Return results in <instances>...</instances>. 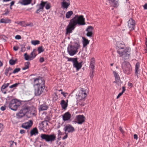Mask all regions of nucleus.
Here are the masks:
<instances>
[{
	"label": "nucleus",
	"instance_id": "1",
	"mask_svg": "<svg viewBox=\"0 0 147 147\" xmlns=\"http://www.w3.org/2000/svg\"><path fill=\"white\" fill-rule=\"evenodd\" d=\"M77 24L79 25H84L86 24L85 19L82 15L78 16L77 15L70 20L66 28V34L72 33Z\"/></svg>",
	"mask_w": 147,
	"mask_h": 147
},
{
	"label": "nucleus",
	"instance_id": "2",
	"mask_svg": "<svg viewBox=\"0 0 147 147\" xmlns=\"http://www.w3.org/2000/svg\"><path fill=\"white\" fill-rule=\"evenodd\" d=\"M131 48L129 47H125V45L122 41L120 42V57H123L126 59L128 58L129 54L128 53L130 52Z\"/></svg>",
	"mask_w": 147,
	"mask_h": 147
},
{
	"label": "nucleus",
	"instance_id": "3",
	"mask_svg": "<svg viewBox=\"0 0 147 147\" xmlns=\"http://www.w3.org/2000/svg\"><path fill=\"white\" fill-rule=\"evenodd\" d=\"M76 96H78L77 101V104L82 106H84V103H80V102L81 101L82 102L85 100V98L87 96L86 90L83 88H81L79 92V93L78 95L76 94Z\"/></svg>",
	"mask_w": 147,
	"mask_h": 147
},
{
	"label": "nucleus",
	"instance_id": "4",
	"mask_svg": "<svg viewBox=\"0 0 147 147\" xmlns=\"http://www.w3.org/2000/svg\"><path fill=\"white\" fill-rule=\"evenodd\" d=\"M40 138L41 140H45L47 142H52L56 139V136L54 134H41L40 135Z\"/></svg>",
	"mask_w": 147,
	"mask_h": 147
},
{
	"label": "nucleus",
	"instance_id": "5",
	"mask_svg": "<svg viewBox=\"0 0 147 147\" xmlns=\"http://www.w3.org/2000/svg\"><path fill=\"white\" fill-rule=\"evenodd\" d=\"M69 61H71L73 63V66L74 67L76 68L77 70H79L82 66V62L79 63L78 61L77 58H69L66 57Z\"/></svg>",
	"mask_w": 147,
	"mask_h": 147
},
{
	"label": "nucleus",
	"instance_id": "6",
	"mask_svg": "<svg viewBox=\"0 0 147 147\" xmlns=\"http://www.w3.org/2000/svg\"><path fill=\"white\" fill-rule=\"evenodd\" d=\"M80 47V45L78 43L76 47L72 45H69L67 47V52L69 55L72 56L76 54Z\"/></svg>",
	"mask_w": 147,
	"mask_h": 147
},
{
	"label": "nucleus",
	"instance_id": "7",
	"mask_svg": "<svg viewBox=\"0 0 147 147\" xmlns=\"http://www.w3.org/2000/svg\"><path fill=\"white\" fill-rule=\"evenodd\" d=\"M122 68L125 73L128 74L132 71L131 65L129 62L124 61L122 64Z\"/></svg>",
	"mask_w": 147,
	"mask_h": 147
},
{
	"label": "nucleus",
	"instance_id": "8",
	"mask_svg": "<svg viewBox=\"0 0 147 147\" xmlns=\"http://www.w3.org/2000/svg\"><path fill=\"white\" fill-rule=\"evenodd\" d=\"M20 102L16 99L11 100L9 102V107L11 110L14 111H16L20 105Z\"/></svg>",
	"mask_w": 147,
	"mask_h": 147
},
{
	"label": "nucleus",
	"instance_id": "9",
	"mask_svg": "<svg viewBox=\"0 0 147 147\" xmlns=\"http://www.w3.org/2000/svg\"><path fill=\"white\" fill-rule=\"evenodd\" d=\"M47 1H42L40 4L39 5V7L38 9L36 11V13H38L40 11H43L44 7L45 6V5H46L45 6V8L46 9L48 10L50 9L51 7V4L50 3L47 4Z\"/></svg>",
	"mask_w": 147,
	"mask_h": 147
},
{
	"label": "nucleus",
	"instance_id": "10",
	"mask_svg": "<svg viewBox=\"0 0 147 147\" xmlns=\"http://www.w3.org/2000/svg\"><path fill=\"white\" fill-rule=\"evenodd\" d=\"M34 83L36 86H42L45 87V81L43 78L39 76L38 78H34Z\"/></svg>",
	"mask_w": 147,
	"mask_h": 147
},
{
	"label": "nucleus",
	"instance_id": "11",
	"mask_svg": "<svg viewBox=\"0 0 147 147\" xmlns=\"http://www.w3.org/2000/svg\"><path fill=\"white\" fill-rule=\"evenodd\" d=\"M45 87H42V86H36L35 89L34 94L36 96L40 95L43 92V90Z\"/></svg>",
	"mask_w": 147,
	"mask_h": 147
},
{
	"label": "nucleus",
	"instance_id": "12",
	"mask_svg": "<svg viewBox=\"0 0 147 147\" xmlns=\"http://www.w3.org/2000/svg\"><path fill=\"white\" fill-rule=\"evenodd\" d=\"M128 26L130 30L134 29L136 22L132 18H130L128 21Z\"/></svg>",
	"mask_w": 147,
	"mask_h": 147
},
{
	"label": "nucleus",
	"instance_id": "13",
	"mask_svg": "<svg viewBox=\"0 0 147 147\" xmlns=\"http://www.w3.org/2000/svg\"><path fill=\"white\" fill-rule=\"evenodd\" d=\"M64 130L65 132L67 133H72L75 130L74 127L70 124L66 125L64 127Z\"/></svg>",
	"mask_w": 147,
	"mask_h": 147
},
{
	"label": "nucleus",
	"instance_id": "14",
	"mask_svg": "<svg viewBox=\"0 0 147 147\" xmlns=\"http://www.w3.org/2000/svg\"><path fill=\"white\" fill-rule=\"evenodd\" d=\"M77 123L78 124H82L85 122V117L83 115H78L76 116Z\"/></svg>",
	"mask_w": 147,
	"mask_h": 147
},
{
	"label": "nucleus",
	"instance_id": "15",
	"mask_svg": "<svg viewBox=\"0 0 147 147\" xmlns=\"http://www.w3.org/2000/svg\"><path fill=\"white\" fill-rule=\"evenodd\" d=\"M30 105L28 104H25L22 105L21 109L24 113L26 114L30 111Z\"/></svg>",
	"mask_w": 147,
	"mask_h": 147
},
{
	"label": "nucleus",
	"instance_id": "16",
	"mask_svg": "<svg viewBox=\"0 0 147 147\" xmlns=\"http://www.w3.org/2000/svg\"><path fill=\"white\" fill-rule=\"evenodd\" d=\"M33 124V121L32 120H30L28 122L22 124V127L26 129H29L31 127Z\"/></svg>",
	"mask_w": 147,
	"mask_h": 147
},
{
	"label": "nucleus",
	"instance_id": "17",
	"mask_svg": "<svg viewBox=\"0 0 147 147\" xmlns=\"http://www.w3.org/2000/svg\"><path fill=\"white\" fill-rule=\"evenodd\" d=\"M49 107L47 105L46 102H44L43 104L41 105L38 106V110L39 111H42L46 110L48 109Z\"/></svg>",
	"mask_w": 147,
	"mask_h": 147
},
{
	"label": "nucleus",
	"instance_id": "18",
	"mask_svg": "<svg viewBox=\"0 0 147 147\" xmlns=\"http://www.w3.org/2000/svg\"><path fill=\"white\" fill-rule=\"evenodd\" d=\"M71 115L69 112L65 113L63 116V119L65 121L69 120L71 118Z\"/></svg>",
	"mask_w": 147,
	"mask_h": 147
},
{
	"label": "nucleus",
	"instance_id": "19",
	"mask_svg": "<svg viewBox=\"0 0 147 147\" xmlns=\"http://www.w3.org/2000/svg\"><path fill=\"white\" fill-rule=\"evenodd\" d=\"M109 3L114 7H117L119 6V0H109Z\"/></svg>",
	"mask_w": 147,
	"mask_h": 147
},
{
	"label": "nucleus",
	"instance_id": "20",
	"mask_svg": "<svg viewBox=\"0 0 147 147\" xmlns=\"http://www.w3.org/2000/svg\"><path fill=\"white\" fill-rule=\"evenodd\" d=\"M113 74L114 75L115 78V81L113 82V83H115L119 85L118 83L119 82V75L118 73L116 71H113Z\"/></svg>",
	"mask_w": 147,
	"mask_h": 147
},
{
	"label": "nucleus",
	"instance_id": "21",
	"mask_svg": "<svg viewBox=\"0 0 147 147\" xmlns=\"http://www.w3.org/2000/svg\"><path fill=\"white\" fill-rule=\"evenodd\" d=\"M30 114H32L34 116H35L36 115V108L33 106H30Z\"/></svg>",
	"mask_w": 147,
	"mask_h": 147
},
{
	"label": "nucleus",
	"instance_id": "22",
	"mask_svg": "<svg viewBox=\"0 0 147 147\" xmlns=\"http://www.w3.org/2000/svg\"><path fill=\"white\" fill-rule=\"evenodd\" d=\"M60 104L62 109H66L68 105L67 102L66 103L65 100H62L61 101Z\"/></svg>",
	"mask_w": 147,
	"mask_h": 147
},
{
	"label": "nucleus",
	"instance_id": "23",
	"mask_svg": "<svg viewBox=\"0 0 147 147\" xmlns=\"http://www.w3.org/2000/svg\"><path fill=\"white\" fill-rule=\"evenodd\" d=\"M38 133V131L36 127L33 128L30 132V136H32L33 135H36Z\"/></svg>",
	"mask_w": 147,
	"mask_h": 147
},
{
	"label": "nucleus",
	"instance_id": "24",
	"mask_svg": "<svg viewBox=\"0 0 147 147\" xmlns=\"http://www.w3.org/2000/svg\"><path fill=\"white\" fill-rule=\"evenodd\" d=\"M140 63L139 62H137L136 65L135 74H136L138 78V72L140 71L139 68L140 67Z\"/></svg>",
	"mask_w": 147,
	"mask_h": 147
},
{
	"label": "nucleus",
	"instance_id": "25",
	"mask_svg": "<svg viewBox=\"0 0 147 147\" xmlns=\"http://www.w3.org/2000/svg\"><path fill=\"white\" fill-rule=\"evenodd\" d=\"M70 5V2H62L61 3V7L63 9H67Z\"/></svg>",
	"mask_w": 147,
	"mask_h": 147
},
{
	"label": "nucleus",
	"instance_id": "26",
	"mask_svg": "<svg viewBox=\"0 0 147 147\" xmlns=\"http://www.w3.org/2000/svg\"><path fill=\"white\" fill-rule=\"evenodd\" d=\"M92 60L90 62V67L91 69V70L94 71V69L95 65V61L93 58H92Z\"/></svg>",
	"mask_w": 147,
	"mask_h": 147
},
{
	"label": "nucleus",
	"instance_id": "27",
	"mask_svg": "<svg viewBox=\"0 0 147 147\" xmlns=\"http://www.w3.org/2000/svg\"><path fill=\"white\" fill-rule=\"evenodd\" d=\"M83 47H85L89 43V41L84 37H82Z\"/></svg>",
	"mask_w": 147,
	"mask_h": 147
},
{
	"label": "nucleus",
	"instance_id": "28",
	"mask_svg": "<svg viewBox=\"0 0 147 147\" xmlns=\"http://www.w3.org/2000/svg\"><path fill=\"white\" fill-rule=\"evenodd\" d=\"M22 111L21 110H20L19 112L16 114L17 117L19 119L25 116V114L23 112H22Z\"/></svg>",
	"mask_w": 147,
	"mask_h": 147
},
{
	"label": "nucleus",
	"instance_id": "29",
	"mask_svg": "<svg viewBox=\"0 0 147 147\" xmlns=\"http://www.w3.org/2000/svg\"><path fill=\"white\" fill-rule=\"evenodd\" d=\"M32 0H23L20 2V3L23 5H27L30 4Z\"/></svg>",
	"mask_w": 147,
	"mask_h": 147
},
{
	"label": "nucleus",
	"instance_id": "30",
	"mask_svg": "<svg viewBox=\"0 0 147 147\" xmlns=\"http://www.w3.org/2000/svg\"><path fill=\"white\" fill-rule=\"evenodd\" d=\"M36 49H34L32 51L31 53L30 56V59H33L35 58L36 54Z\"/></svg>",
	"mask_w": 147,
	"mask_h": 147
},
{
	"label": "nucleus",
	"instance_id": "31",
	"mask_svg": "<svg viewBox=\"0 0 147 147\" xmlns=\"http://www.w3.org/2000/svg\"><path fill=\"white\" fill-rule=\"evenodd\" d=\"M11 22V20L8 19H1L0 21V22L1 23H10Z\"/></svg>",
	"mask_w": 147,
	"mask_h": 147
},
{
	"label": "nucleus",
	"instance_id": "32",
	"mask_svg": "<svg viewBox=\"0 0 147 147\" xmlns=\"http://www.w3.org/2000/svg\"><path fill=\"white\" fill-rule=\"evenodd\" d=\"M73 13V12L71 11H70L67 12L66 14V18L67 19L70 18Z\"/></svg>",
	"mask_w": 147,
	"mask_h": 147
},
{
	"label": "nucleus",
	"instance_id": "33",
	"mask_svg": "<svg viewBox=\"0 0 147 147\" xmlns=\"http://www.w3.org/2000/svg\"><path fill=\"white\" fill-rule=\"evenodd\" d=\"M9 84L8 83L4 84L1 87V91L3 92V90L8 87Z\"/></svg>",
	"mask_w": 147,
	"mask_h": 147
},
{
	"label": "nucleus",
	"instance_id": "34",
	"mask_svg": "<svg viewBox=\"0 0 147 147\" xmlns=\"http://www.w3.org/2000/svg\"><path fill=\"white\" fill-rule=\"evenodd\" d=\"M30 64V62H26L24 64V67L22 68L23 70H26L29 68V65Z\"/></svg>",
	"mask_w": 147,
	"mask_h": 147
},
{
	"label": "nucleus",
	"instance_id": "35",
	"mask_svg": "<svg viewBox=\"0 0 147 147\" xmlns=\"http://www.w3.org/2000/svg\"><path fill=\"white\" fill-rule=\"evenodd\" d=\"M31 43L33 45H36L39 44L40 42L38 40H32L31 41Z\"/></svg>",
	"mask_w": 147,
	"mask_h": 147
},
{
	"label": "nucleus",
	"instance_id": "36",
	"mask_svg": "<svg viewBox=\"0 0 147 147\" xmlns=\"http://www.w3.org/2000/svg\"><path fill=\"white\" fill-rule=\"evenodd\" d=\"M37 50L38 51V53H41L44 52L45 51V50L43 48L42 46H40L38 47Z\"/></svg>",
	"mask_w": 147,
	"mask_h": 147
},
{
	"label": "nucleus",
	"instance_id": "37",
	"mask_svg": "<svg viewBox=\"0 0 147 147\" xmlns=\"http://www.w3.org/2000/svg\"><path fill=\"white\" fill-rule=\"evenodd\" d=\"M93 30V28L91 26H89L86 29V31L87 32H92Z\"/></svg>",
	"mask_w": 147,
	"mask_h": 147
},
{
	"label": "nucleus",
	"instance_id": "38",
	"mask_svg": "<svg viewBox=\"0 0 147 147\" xmlns=\"http://www.w3.org/2000/svg\"><path fill=\"white\" fill-rule=\"evenodd\" d=\"M24 57L25 59L26 60H31L32 59H30V56L28 55L26 53L24 54Z\"/></svg>",
	"mask_w": 147,
	"mask_h": 147
},
{
	"label": "nucleus",
	"instance_id": "39",
	"mask_svg": "<svg viewBox=\"0 0 147 147\" xmlns=\"http://www.w3.org/2000/svg\"><path fill=\"white\" fill-rule=\"evenodd\" d=\"M119 42H117L116 44V48L117 50V52L118 54H119Z\"/></svg>",
	"mask_w": 147,
	"mask_h": 147
},
{
	"label": "nucleus",
	"instance_id": "40",
	"mask_svg": "<svg viewBox=\"0 0 147 147\" xmlns=\"http://www.w3.org/2000/svg\"><path fill=\"white\" fill-rule=\"evenodd\" d=\"M17 60H14L12 59H11L9 60V64L11 65H13L15 64Z\"/></svg>",
	"mask_w": 147,
	"mask_h": 147
},
{
	"label": "nucleus",
	"instance_id": "41",
	"mask_svg": "<svg viewBox=\"0 0 147 147\" xmlns=\"http://www.w3.org/2000/svg\"><path fill=\"white\" fill-rule=\"evenodd\" d=\"M12 70V69L10 67H9L8 68H6L5 70V74L7 76V74L9 72V70Z\"/></svg>",
	"mask_w": 147,
	"mask_h": 147
},
{
	"label": "nucleus",
	"instance_id": "42",
	"mask_svg": "<svg viewBox=\"0 0 147 147\" xmlns=\"http://www.w3.org/2000/svg\"><path fill=\"white\" fill-rule=\"evenodd\" d=\"M94 71L91 70L90 73V76L91 78L92 79L94 75Z\"/></svg>",
	"mask_w": 147,
	"mask_h": 147
},
{
	"label": "nucleus",
	"instance_id": "43",
	"mask_svg": "<svg viewBox=\"0 0 147 147\" xmlns=\"http://www.w3.org/2000/svg\"><path fill=\"white\" fill-rule=\"evenodd\" d=\"M20 84L19 83H16L15 84H14L9 86V88H13L16 87L18 85Z\"/></svg>",
	"mask_w": 147,
	"mask_h": 147
},
{
	"label": "nucleus",
	"instance_id": "44",
	"mask_svg": "<svg viewBox=\"0 0 147 147\" xmlns=\"http://www.w3.org/2000/svg\"><path fill=\"white\" fill-rule=\"evenodd\" d=\"M120 132L122 134V137L124 138L125 137V131L123 130V129L120 127Z\"/></svg>",
	"mask_w": 147,
	"mask_h": 147
},
{
	"label": "nucleus",
	"instance_id": "45",
	"mask_svg": "<svg viewBox=\"0 0 147 147\" xmlns=\"http://www.w3.org/2000/svg\"><path fill=\"white\" fill-rule=\"evenodd\" d=\"M87 36L89 37H92L93 36V32H87L86 34Z\"/></svg>",
	"mask_w": 147,
	"mask_h": 147
},
{
	"label": "nucleus",
	"instance_id": "46",
	"mask_svg": "<svg viewBox=\"0 0 147 147\" xmlns=\"http://www.w3.org/2000/svg\"><path fill=\"white\" fill-rule=\"evenodd\" d=\"M20 68H16L13 71V73L15 74L17 73L20 70Z\"/></svg>",
	"mask_w": 147,
	"mask_h": 147
},
{
	"label": "nucleus",
	"instance_id": "47",
	"mask_svg": "<svg viewBox=\"0 0 147 147\" xmlns=\"http://www.w3.org/2000/svg\"><path fill=\"white\" fill-rule=\"evenodd\" d=\"M22 47L21 51L22 52H24L26 50V48L25 47V45H21Z\"/></svg>",
	"mask_w": 147,
	"mask_h": 147
},
{
	"label": "nucleus",
	"instance_id": "48",
	"mask_svg": "<svg viewBox=\"0 0 147 147\" xmlns=\"http://www.w3.org/2000/svg\"><path fill=\"white\" fill-rule=\"evenodd\" d=\"M126 89L125 88L124 86H123L122 87V92L120 93V96H121L123 93L124 92L125 90Z\"/></svg>",
	"mask_w": 147,
	"mask_h": 147
},
{
	"label": "nucleus",
	"instance_id": "49",
	"mask_svg": "<svg viewBox=\"0 0 147 147\" xmlns=\"http://www.w3.org/2000/svg\"><path fill=\"white\" fill-rule=\"evenodd\" d=\"M65 136H64L62 138V139L63 140H65V139H66V138H67V137H68V135H67L68 133L65 132Z\"/></svg>",
	"mask_w": 147,
	"mask_h": 147
},
{
	"label": "nucleus",
	"instance_id": "50",
	"mask_svg": "<svg viewBox=\"0 0 147 147\" xmlns=\"http://www.w3.org/2000/svg\"><path fill=\"white\" fill-rule=\"evenodd\" d=\"M6 108V106H5L4 105V106H2L1 107L0 109L2 111H4L5 110Z\"/></svg>",
	"mask_w": 147,
	"mask_h": 147
},
{
	"label": "nucleus",
	"instance_id": "51",
	"mask_svg": "<svg viewBox=\"0 0 147 147\" xmlns=\"http://www.w3.org/2000/svg\"><path fill=\"white\" fill-rule=\"evenodd\" d=\"M15 38L17 39H20L21 38V37L20 35H17L15 37Z\"/></svg>",
	"mask_w": 147,
	"mask_h": 147
},
{
	"label": "nucleus",
	"instance_id": "52",
	"mask_svg": "<svg viewBox=\"0 0 147 147\" xmlns=\"http://www.w3.org/2000/svg\"><path fill=\"white\" fill-rule=\"evenodd\" d=\"M3 128V125L1 123H0V132L1 131Z\"/></svg>",
	"mask_w": 147,
	"mask_h": 147
},
{
	"label": "nucleus",
	"instance_id": "53",
	"mask_svg": "<svg viewBox=\"0 0 147 147\" xmlns=\"http://www.w3.org/2000/svg\"><path fill=\"white\" fill-rule=\"evenodd\" d=\"M45 61L44 58L43 57H40L39 59L40 62L41 63H42Z\"/></svg>",
	"mask_w": 147,
	"mask_h": 147
},
{
	"label": "nucleus",
	"instance_id": "54",
	"mask_svg": "<svg viewBox=\"0 0 147 147\" xmlns=\"http://www.w3.org/2000/svg\"><path fill=\"white\" fill-rule=\"evenodd\" d=\"M24 23V22L23 21H20L19 22L18 24L20 25L21 26H24L23 24Z\"/></svg>",
	"mask_w": 147,
	"mask_h": 147
},
{
	"label": "nucleus",
	"instance_id": "55",
	"mask_svg": "<svg viewBox=\"0 0 147 147\" xmlns=\"http://www.w3.org/2000/svg\"><path fill=\"white\" fill-rule=\"evenodd\" d=\"M19 49V47H18L17 46H14L13 47V49L15 51H17Z\"/></svg>",
	"mask_w": 147,
	"mask_h": 147
},
{
	"label": "nucleus",
	"instance_id": "56",
	"mask_svg": "<svg viewBox=\"0 0 147 147\" xmlns=\"http://www.w3.org/2000/svg\"><path fill=\"white\" fill-rule=\"evenodd\" d=\"M134 139L137 140L138 139V135L136 134H134Z\"/></svg>",
	"mask_w": 147,
	"mask_h": 147
},
{
	"label": "nucleus",
	"instance_id": "57",
	"mask_svg": "<svg viewBox=\"0 0 147 147\" xmlns=\"http://www.w3.org/2000/svg\"><path fill=\"white\" fill-rule=\"evenodd\" d=\"M25 133V131L23 129H21L20 131V133L21 134H24Z\"/></svg>",
	"mask_w": 147,
	"mask_h": 147
},
{
	"label": "nucleus",
	"instance_id": "58",
	"mask_svg": "<svg viewBox=\"0 0 147 147\" xmlns=\"http://www.w3.org/2000/svg\"><path fill=\"white\" fill-rule=\"evenodd\" d=\"M62 135V133L60 130H59L58 131V136Z\"/></svg>",
	"mask_w": 147,
	"mask_h": 147
},
{
	"label": "nucleus",
	"instance_id": "59",
	"mask_svg": "<svg viewBox=\"0 0 147 147\" xmlns=\"http://www.w3.org/2000/svg\"><path fill=\"white\" fill-rule=\"evenodd\" d=\"M143 6L144 9H147V3L145 4Z\"/></svg>",
	"mask_w": 147,
	"mask_h": 147
},
{
	"label": "nucleus",
	"instance_id": "60",
	"mask_svg": "<svg viewBox=\"0 0 147 147\" xmlns=\"http://www.w3.org/2000/svg\"><path fill=\"white\" fill-rule=\"evenodd\" d=\"M128 85L131 88L133 86L132 84L130 82H129Z\"/></svg>",
	"mask_w": 147,
	"mask_h": 147
},
{
	"label": "nucleus",
	"instance_id": "61",
	"mask_svg": "<svg viewBox=\"0 0 147 147\" xmlns=\"http://www.w3.org/2000/svg\"><path fill=\"white\" fill-rule=\"evenodd\" d=\"M15 3L14 1H11L10 3V6L11 7Z\"/></svg>",
	"mask_w": 147,
	"mask_h": 147
},
{
	"label": "nucleus",
	"instance_id": "62",
	"mask_svg": "<svg viewBox=\"0 0 147 147\" xmlns=\"http://www.w3.org/2000/svg\"><path fill=\"white\" fill-rule=\"evenodd\" d=\"M9 11L7 9L6 11L4 14V15H6L9 13Z\"/></svg>",
	"mask_w": 147,
	"mask_h": 147
},
{
	"label": "nucleus",
	"instance_id": "63",
	"mask_svg": "<svg viewBox=\"0 0 147 147\" xmlns=\"http://www.w3.org/2000/svg\"><path fill=\"white\" fill-rule=\"evenodd\" d=\"M63 2H70V1L69 0H62Z\"/></svg>",
	"mask_w": 147,
	"mask_h": 147
},
{
	"label": "nucleus",
	"instance_id": "64",
	"mask_svg": "<svg viewBox=\"0 0 147 147\" xmlns=\"http://www.w3.org/2000/svg\"><path fill=\"white\" fill-rule=\"evenodd\" d=\"M61 94H63L64 96L65 97V96H66V95H65V93L64 92H61Z\"/></svg>",
	"mask_w": 147,
	"mask_h": 147
}]
</instances>
